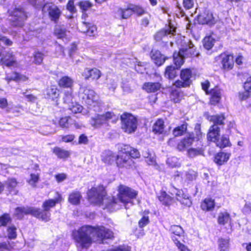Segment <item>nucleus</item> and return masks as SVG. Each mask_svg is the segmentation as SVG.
Instances as JSON below:
<instances>
[{
  "label": "nucleus",
  "instance_id": "f257e3e1",
  "mask_svg": "<svg viewBox=\"0 0 251 251\" xmlns=\"http://www.w3.org/2000/svg\"><path fill=\"white\" fill-rule=\"evenodd\" d=\"M118 192L116 198L109 197L103 199L105 194L104 188L102 186H100L97 188H92L87 194L90 202L98 205H105V208L111 211L121 208V203L127 209V204L132 203V200L135 199L138 195L137 191L123 184L118 186Z\"/></svg>",
  "mask_w": 251,
  "mask_h": 251
},
{
  "label": "nucleus",
  "instance_id": "f03ea898",
  "mask_svg": "<svg viewBox=\"0 0 251 251\" xmlns=\"http://www.w3.org/2000/svg\"><path fill=\"white\" fill-rule=\"evenodd\" d=\"M72 236L77 247L87 249L93 241L101 242L104 239L113 237L112 231L104 226L94 227L90 226H82L72 232Z\"/></svg>",
  "mask_w": 251,
  "mask_h": 251
},
{
  "label": "nucleus",
  "instance_id": "7ed1b4c3",
  "mask_svg": "<svg viewBox=\"0 0 251 251\" xmlns=\"http://www.w3.org/2000/svg\"><path fill=\"white\" fill-rule=\"evenodd\" d=\"M225 117L223 114L211 116L209 120L213 122V124L209 128L207 134L208 141L215 143L216 146L220 148L230 146L229 138L227 136L223 135L219 138L220 129L225 124Z\"/></svg>",
  "mask_w": 251,
  "mask_h": 251
},
{
  "label": "nucleus",
  "instance_id": "20e7f679",
  "mask_svg": "<svg viewBox=\"0 0 251 251\" xmlns=\"http://www.w3.org/2000/svg\"><path fill=\"white\" fill-rule=\"evenodd\" d=\"M61 200V197L58 195V197L54 200L50 199L45 201L42 205L43 210L34 207L35 217L41 219L42 220L47 222L50 220V214L49 212L50 208L55 206L56 204Z\"/></svg>",
  "mask_w": 251,
  "mask_h": 251
},
{
  "label": "nucleus",
  "instance_id": "39448f33",
  "mask_svg": "<svg viewBox=\"0 0 251 251\" xmlns=\"http://www.w3.org/2000/svg\"><path fill=\"white\" fill-rule=\"evenodd\" d=\"M176 44L181 46L180 54L184 55L185 57L197 56L199 53L194 48V46L192 42L184 37H180L176 41Z\"/></svg>",
  "mask_w": 251,
  "mask_h": 251
},
{
  "label": "nucleus",
  "instance_id": "423d86ee",
  "mask_svg": "<svg viewBox=\"0 0 251 251\" xmlns=\"http://www.w3.org/2000/svg\"><path fill=\"white\" fill-rule=\"evenodd\" d=\"M121 127L128 133L134 132L137 128V121L132 114L125 113L121 116Z\"/></svg>",
  "mask_w": 251,
  "mask_h": 251
},
{
  "label": "nucleus",
  "instance_id": "0eeeda50",
  "mask_svg": "<svg viewBox=\"0 0 251 251\" xmlns=\"http://www.w3.org/2000/svg\"><path fill=\"white\" fill-rule=\"evenodd\" d=\"M80 97L90 106H95L98 103L99 97L95 91L88 86H81L79 90Z\"/></svg>",
  "mask_w": 251,
  "mask_h": 251
},
{
  "label": "nucleus",
  "instance_id": "6e6552de",
  "mask_svg": "<svg viewBox=\"0 0 251 251\" xmlns=\"http://www.w3.org/2000/svg\"><path fill=\"white\" fill-rule=\"evenodd\" d=\"M11 25L15 27H22L25 21L27 18V15L23 8H15L11 14Z\"/></svg>",
  "mask_w": 251,
  "mask_h": 251
},
{
  "label": "nucleus",
  "instance_id": "1a4fd4ad",
  "mask_svg": "<svg viewBox=\"0 0 251 251\" xmlns=\"http://www.w3.org/2000/svg\"><path fill=\"white\" fill-rule=\"evenodd\" d=\"M118 117L112 112H108L105 114L100 115L97 114L92 117L90 120V124L94 127L98 128L110 119H116Z\"/></svg>",
  "mask_w": 251,
  "mask_h": 251
},
{
  "label": "nucleus",
  "instance_id": "9d476101",
  "mask_svg": "<svg viewBox=\"0 0 251 251\" xmlns=\"http://www.w3.org/2000/svg\"><path fill=\"white\" fill-rule=\"evenodd\" d=\"M43 12L49 13V15L51 21L56 22L61 14L59 8L52 3H46L42 7Z\"/></svg>",
  "mask_w": 251,
  "mask_h": 251
},
{
  "label": "nucleus",
  "instance_id": "9b49d317",
  "mask_svg": "<svg viewBox=\"0 0 251 251\" xmlns=\"http://www.w3.org/2000/svg\"><path fill=\"white\" fill-rule=\"evenodd\" d=\"M116 163L120 167L128 168L133 164V160L127 152H121L117 156Z\"/></svg>",
  "mask_w": 251,
  "mask_h": 251
},
{
  "label": "nucleus",
  "instance_id": "f8f14e48",
  "mask_svg": "<svg viewBox=\"0 0 251 251\" xmlns=\"http://www.w3.org/2000/svg\"><path fill=\"white\" fill-rule=\"evenodd\" d=\"M198 20L200 24L213 25L215 24L216 20L213 14L208 11H205L198 16Z\"/></svg>",
  "mask_w": 251,
  "mask_h": 251
},
{
  "label": "nucleus",
  "instance_id": "ddd939ff",
  "mask_svg": "<svg viewBox=\"0 0 251 251\" xmlns=\"http://www.w3.org/2000/svg\"><path fill=\"white\" fill-rule=\"evenodd\" d=\"M36 211L33 207H18L15 209L14 215L19 219H22L24 215L30 214L35 217Z\"/></svg>",
  "mask_w": 251,
  "mask_h": 251
},
{
  "label": "nucleus",
  "instance_id": "4468645a",
  "mask_svg": "<svg viewBox=\"0 0 251 251\" xmlns=\"http://www.w3.org/2000/svg\"><path fill=\"white\" fill-rule=\"evenodd\" d=\"M1 61L3 64L8 67H15L17 65L14 55L10 51L6 52L2 54Z\"/></svg>",
  "mask_w": 251,
  "mask_h": 251
},
{
  "label": "nucleus",
  "instance_id": "2eb2a0df",
  "mask_svg": "<svg viewBox=\"0 0 251 251\" xmlns=\"http://www.w3.org/2000/svg\"><path fill=\"white\" fill-rule=\"evenodd\" d=\"M175 31L176 30L174 28L169 27L168 29L161 30L157 32L154 35V39L157 42L163 41L167 43L166 39L168 38V35H173Z\"/></svg>",
  "mask_w": 251,
  "mask_h": 251
},
{
  "label": "nucleus",
  "instance_id": "dca6fc26",
  "mask_svg": "<svg viewBox=\"0 0 251 251\" xmlns=\"http://www.w3.org/2000/svg\"><path fill=\"white\" fill-rule=\"evenodd\" d=\"M35 172L31 173L29 177L27 179V182L32 187H36V184L38 182L40 179V169L39 166L35 165Z\"/></svg>",
  "mask_w": 251,
  "mask_h": 251
},
{
  "label": "nucleus",
  "instance_id": "f3484780",
  "mask_svg": "<svg viewBox=\"0 0 251 251\" xmlns=\"http://www.w3.org/2000/svg\"><path fill=\"white\" fill-rule=\"evenodd\" d=\"M83 75L86 79L91 78L93 80H98L101 75V72L97 68H93L90 70H85Z\"/></svg>",
  "mask_w": 251,
  "mask_h": 251
},
{
  "label": "nucleus",
  "instance_id": "a211bd4d",
  "mask_svg": "<svg viewBox=\"0 0 251 251\" xmlns=\"http://www.w3.org/2000/svg\"><path fill=\"white\" fill-rule=\"evenodd\" d=\"M151 56L154 63L158 66L162 65L165 61V57L157 50H152Z\"/></svg>",
  "mask_w": 251,
  "mask_h": 251
},
{
  "label": "nucleus",
  "instance_id": "6ab92c4d",
  "mask_svg": "<svg viewBox=\"0 0 251 251\" xmlns=\"http://www.w3.org/2000/svg\"><path fill=\"white\" fill-rule=\"evenodd\" d=\"M176 199L182 204L190 206L192 202L188 194H185L182 190H178L176 193Z\"/></svg>",
  "mask_w": 251,
  "mask_h": 251
},
{
  "label": "nucleus",
  "instance_id": "aec40b11",
  "mask_svg": "<svg viewBox=\"0 0 251 251\" xmlns=\"http://www.w3.org/2000/svg\"><path fill=\"white\" fill-rule=\"evenodd\" d=\"M45 95L47 99L54 100L59 97V90L56 85L48 87L45 91Z\"/></svg>",
  "mask_w": 251,
  "mask_h": 251
},
{
  "label": "nucleus",
  "instance_id": "412c9836",
  "mask_svg": "<svg viewBox=\"0 0 251 251\" xmlns=\"http://www.w3.org/2000/svg\"><path fill=\"white\" fill-rule=\"evenodd\" d=\"M18 184V182L15 178H8L4 183V185L6 186V188L10 194L17 195L18 191L15 188Z\"/></svg>",
  "mask_w": 251,
  "mask_h": 251
},
{
  "label": "nucleus",
  "instance_id": "4be33fe9",
  "mask_svg": "<svg viewBox=\"0 0 251 251\" xmlns=\"http://www.w3.org/2000/svg\"><path fill=\"white\" fill-rule=\"evenodd\" d=\"M194 140V137L192 135L187 138H184L181 140L177 145V149L178 150L181 151L184 150L186 148L190 146Z\"/></svg>",
  "mask_w": 251,
  "mask_h": 251
},
{
  "label": "nucleus",
  "instance_id": "5701e85b",
  "mask_svg": "<svg viewBox=\"0 0 251 251\" xmlns=\"http://www.w3.org/2000/svg\"><path fill=\"white\" fill-rule=\"evenodd\" d=\"M161 86L159 82H146L143 86V89L148 93L155 92L160 90Z\"/></svg>",
  "mask_w": 251,
  "mask_h": 251
},
{
  "label": "nucleus",
  "instance_id": "b1692460",
  "mask_svg": "<svg viewBox=\"0 0 251 251\" xmlns=\"http://www.w3.org/2000/svg\"><path fill=\"white\" fill-rule=\"evenodd\" d=\"M73 84L74 80L68 76L62 77L58 82V85L62 88H71Z\"/></svg>",
  "mask_w": 251,
  "mask_h": 251
},
{
  "label": "nucleus",
  "instance_id": "393cba45",
  "mask_svg": "<svg viewBox=\"0 0 251 251\" xmlns=\"http://www.w3.org/2000/svg\"><path fill=\"white\" fill-rule=\"evenodd\" d=\"M211 97L210 99V103L211 104H215L217 103L221 99V92L218 87H215L211 90L210 92Z\"/></svg>",
  "mask_w": 251,
  "mask_h": 251
},
{
  "label": "nucleus",
  "instance_id": "a878e982",
  "mask_svg": "<svg viewBox=\"0 0 251 251\" xmlns=\"http://www.w3.org/2000/svg\"><path fill=\"white\" fill-rule=\"evenodd\" d=\"M223 68L226 70H230L234 64L233 58L232 55H227L223 58L222 61Z\"/></svg>",
  "mask_w": 251,
  "mask_h": 251
},
{
  "label": "nucleus",
  "instance_id": "bb28decb",
  "mask_svg": "<svg viewBox=\"0 0 251 251\" xmlns=\"http://www.w3.org/2000/svg\"><path fill=\"white\" fill-rule=\"evenodd\" d=\"M230 154L223 152L218 153L215 157L214 161L215 163L219 165H221L228 160Z\"/></svg>",
  "mask_w": 251,
  "mask_h": 251
},
{
  "label": "nucleus",
  "instance_id": "cd10ccee",
  "mask_svg": "<svg viewBox=\"0 0 251 251\" xmlns=\"http://www.w3.org/2000/svg\"><path fill=\"white\" fill-rule=\"evenodd\" d=\"M159 200L165 205L168 206L173 203V199L163 191L158 196Z\"/></svg>",
  "mask_w": 251,
  "mask_h": 251
},
{
  "label": "nucleus",
  "instance_id": "c85d7f7f",
  "mask_svg": "<svg viewBox=\"0 0 251 251\" xmlns=\"http://www.w3.org/2000/svg\"><path fill=\"white\" fill-rule=\"evenodd\" d=\"M164 129V121L160 119H158L152 126V131L155 133L162 134Z\"/></svg>",
  "mask_w": 251,
  "mask_h": 251
},
{
  "label": "nucleus",
  "instance_id": "c756f323",
  "mask_svg": "<svg viewBox=\"0 0 251 251\" xmlns=\"http://www.w3.org/2000/svg\"><path fill=\"white\" fill-rule=\"evenodd\" d=\"M131 5L126 9L119 8L117 11V15L121 17L122 19H126L128 18L132 14V10H131Z\"/></svg>",
  "mask_w": 251,
  "mask_h": 251
},
{
  "label": "nucleus",
  "instance_id": "7c9ffc66",
  "mask_svg": "<svg viewBox=\"0 0 251 251\" xmlns=\"http://www.w3.org/2000/svg\"><path fill=\"white\" fill-rule=\"evenodd\" d=\"M180 76L182 80L187 82L190 85L191 81L190 80L192 77V71L189 69H184L181 71Z\"/></svg>",
  "mask_w": 251,
  "mask_h": 251
},
{
  "label": "nucleus",
  "instance_id": "2f4dec72",
  "mask_svg": "<svg viewBox=\"0 0 251 251\" xmlns=\"http://www.w3.org/2000/svg\"><path fill=\"white\" fill-rule=\"evenodd\" d=\"M53 153L59 158L65 159L68 157L70 153L69 151L63 150L59 147H55L53 150Z\"/></svg>",
  "mask_w": 251,
  "mask_h": 251
},
{
  "label": "nucleus",
  "instance_id": "473e14b6",
  "mask_svg": "<svg viewBox=\"0 0 251 251\" xmlns=\"http://www.w3.org/2000/svg\"><path fill=\"white\" fill-rule=\"evenodd\" d=\"M115 159V157L112 151H107L103 153L102 160L105 163L111 164L114 162Z\"/></svg>",
  "mask_w": 251,
  "mask_h": 251
},
{
  "label": "nucleus",
  "instance_id": "72a5a7b5",
  "mask_svg": "<svg viewBox=\"0 0 251 251\" xmlns=\"http://www.w3.org/2000/svg\"><path fill=\"white\" fill-rule=\"evenodd\" d=\"M81 196L79 192H73L69 197V201L72 204L77 205L79 203Z\"/></svg>",
  "mask_w": 251,
  "mask_h": 251
},
{
  "label": "nucleus",
  "instance_id": "f704fd0d",
  "mask_svg": "<svg viewBox=\"0 0 251 251\" xmlns=\"http://www.w3.org/2000/svg\"><path fill=\"white\" fill-rule=\"evenodd\" d=\"M215 206V202L211 199H205L201 203V207L202 210L206 211L212 210Z\"/></svg>",
  "mask_w": 251,
  "mask_h": 251
},
{
  "label": "nucleus",
  "instance_id": "c9c22d12",
  "mask_svg": "<svg viewBox=\"0 0 251 251\" xmlns=\"http://www.w3.org/2000/svg\"><path fill=\"white\" fill-rule=\"evenodd\" d=\"M187 127V124L184 123L181 126L175 128L173 131V134L175 137L181 136L186 132Z\"/></svg>",
  "mask_w": 251,
  "mask_h": 251
},
{
  "label": "nucleus",
  "instance_id": "e433bc0d",
  "mask_svg": "<svg viewBox=\"0 0 251 251\" xmlns=\"http://www.w3.org/2000/svg\"><path fill=\"white\" fill-rule=\"evenodd\" d=\"M218 247L220 251H229V240L220 238L218 240Z\"/></svg>",
  "mask_w": 251,
  "mask_h": 251
},
{
  "label": "nucleus",
  "instance_id": "4c0bfd02",
  "mask_svg": "<svg viewBox=\"0 0 251 251\" xmlns=\"http://www.w3.org/2000/svg\"><path fill=\"white\" fill-rule=\"evenodd\" d=\"M230 215L227 212H221L218 218V222L220 225H224L230 220Z\"/></svg>",
  "mask_w": 251,
  "mask_h": 251
},
{
  "label": "nucleus",
  "instance_id": "58836bf2",
  "mask_svg": "<svg viewBox=\"0 0 251 251\" xmlns=\"http://www.w3.org/2000/svg\"><path fill=\"white\" fill-rule=\"evenodd\" d=\"M215 40L211 36H206L203 40V46L207 50H210L215 43Z\"/></svg>",
  "mask_w": 251,
  "mask_h": 251
},
{
  "label": "nucleus",
  "instance_id": "ea45409f",
  "mask_svg": "<svg viewBox=\"0 0 251 251\" xmlns=\"http://www.w3.org/2000/svg\"><path fill=\"white\" fill-rule=\"evenodd\" d=\"M184 55L180 54V50L178 53L174 54V61L175 65L177 66L178 69L184 63Z\"/></svg>",
  "mask_w": 251,
  "mask_h": 251
},
{
  "label": "nucleus",
  "instance_id": "a19ab883",
  "mask_svg": "<svg viewBox=\"0 0 251 251\" xmlns=\"http://www.w3.org/2000/svg\"><path fill=\"white\" fill-rule=\"evenodd\" d=\"M177 75L176 69L172 66H168L166 68L165 75L169 79L174 78Z\"/></svg>",
  "mask_w": 251,
  "mask_h": 251
},
{
  "label": "nucleus",
  "instance_id": "79ce46f5",
  "mask_svg": "<svg viewBox=\"0 0 251 251\" xmlns=\"http://www.w3.org/2000/svg\"><path fill=\"white\" fill-rule=\"evenodd\" d=\"M170 98L175 103L179 102L183 98V94L176 90H174L172 91Z\"/></svg>",
  "mask_w": 251,
  "mask_h": 251
},
{
  "label": "nucleus",
  "instance_id": "37998d69",
  "mask_svg": "<svg viewBox=\"0 0 251 251\" xmlns=\"http://www.w3.org/2000/svg\"><path fill=\"white\" fill-rule=\"evenodd\" d=\"M167 163L168 165L172 168H176L180 166V163L179 161V159L175 156L169 157L167 159Z\"/></svg>",
  "mask_w": 251,
  "mask_h": 251
},
{
  "label": "nucleus",
  "instance_id": "c03bdc74",
  "mask_svg": "<svg viewBox=\"0 0 251 251\" xmlns=\"http://www.w3.org/2000/svg\"><path fill=\"white\" fill-rule=\"evenodd\" d=\"M118 79L116 77L114 78H108L107 79V87L109 90L114 91L117 87Z\"/></svg>",
  "mask_w": 251,
  "mask_h": 251
},
{
  "label": "nucleus",
  "instance_id": "a18cd8bd",
  "mask_svg": "<svg viewBox=\"0 0 251 251\" xmlns=\"http://www.w3.org/2000/svg\"><path fill=\"white\" fill-rule=\"evenodd\" d=\"M203 151L201 148H191L188 150V154L189 157H194L196 156L202 154Z\"/></svg>",
  "mask_w": 251,
  "mask_h": 251
},
{
  "label": "nucleus",
  "instance_id": "49530a36",
  "mask_svg": "<svg viewBox=\"0 0 251 251\" xmlns=\"http://www.w3.org/2000/svg\"><path fill=\"white\" fill-rule=\"evenodd\" d=\"M54 33L57 38L60 39H63L67 36V30L61 27L56 28Z\"/></svg>",
  "mask_w": 251,
  "mask_h": 251
},
{
  "label": "nucleus",
  "instance_id": "de8ad7c7",
  "mask_svg": "<svg viewBox=\"0 0 251 251\" xmlns=\"http://www.w3.org/2000/svg\"><path fill=\"white\" fill-rule=\"evenodd\" d=\"M83 24L86 25V27H88L87 30L86 31H84V32H86V34L89 36H94L97 29L96 27L94 25L90 26V24L85 22H83Z\"/></svg>",
  "mask_w": 251,
  "mask_h": 251
},
{
  "label": "nucleus",
  "instance_id": "09e8293b",
  "mask_svg": "<svg viewBox=\"0 0 251 251\" xmlns=\"http://www.w3.org/2000/svg\"><path fill=\"white\" fill-rule=\"evenodd\" d=\"M11 220V218L9 214H4L2 216L0 217V226H6Z\"/></svg>",
  "mask_w": 251,
  "mask_h": 251
},
{
  "label": "nucleus",
  "instance_id": "8fccbe9b",
  "mask_svg": "<svg viewBox=\"0 0 251 251\" xmlns=\"http://www.w3.org/2000/svg\"><path fill=\"white\" fill-rule=\"evenodd\" d=\"M16 227L12 225L9 226L7 229L8 237L10 239H15L17 237Z\"/></svg>",
  "mask_w": 251,
  "mask_h": 251
},
{
  "label": "nucleus",
  "instance_id": "3c124183",
  "mask_svg": "<svg viewBox=\"0 0 251 251\" xmlns=\"http://www.w3.org/2000/svg\"><path fill=\"white\" fill-rule=\"evenodd\" d=\"M171 231L174 234L180 236L183 233L182 227L179 226L174 225L171 227Z\"/></svg>",
  "mask_w": 251,
  "mask_h": 251
},
{
  "label": "nucleus",
  "instance_id": "603ef678",
  "mask_svg": "<svg viewBox=\"0 0 251 251\" xmlns=\"http://www.w3.org/2000/svg\"><path fill=\"white\" fill-rule=\"evenodd\" d=\"M173 241L180 251H191L186 246L181 243L176 238H174Z\"/></svg>",
  "mask_w": 251,
  "mask_h": 251
},
{
  "label": "nucleus",
  "instance_id": "864d4df0",
  "mask_svg": "<svg viewBox=\"0 0 251 251\" xmlns=\"http://www.w3.org/2000/svg\"><path fill=\"white\" fill-rule=\"evenodd\" d=\"M78 5L83 11H85L91 7L92 4L88 1H82L78 3Z\"/></svg>",
  "mask_w": 251,
  "mask_h": 251
},
{
  "label": "nucleus",
  "instance_id": "5fc2aeb1",
  "mask_svg": "<svg viewBox=\"0 0 251 251\" xmlns=\"http://www.w3.org/2000/svg\"><path fill=\"white\" fill-rule=\"evenodd\" d=\"M34 62L36 64H40L43 59V54L39 51L35 52L34 54Z\"/></svg>",
  "mask_w": 251,
  "mask_h": 251
},
{
  "label": "nucleus",
  "instance_id": "6e6d98bb",
  "mask_svg": "<svg viewBox=\"0 0 251 251\" xmlns=\"http://www.w3.org/2000/svg\"><path fill=\"white\" fill-rule=\"evenodd\" d=\"M194 131L196 133V136L194 137V138L197 140L200 139L202 137V133L201 131V125L200 124L197 123L195 125Z\"/></svg>",
  "mask_w": 251,
  "mask_h": 251
},
{
  "label": "nucleus",
  "instance_id": "4d7b16f0",
  "mask_svg": "<svg viewBox=\"0 0 251 251\" xmlns=\"http://www.w3.org/2000/svg\"><path fill=\"white\" fill-rule=\"evenodd\" d=\"M131 10H132V12L136 13L139 16H141L144 14L145 12V10L140 6L137 5H131Z\"/></svg>",
  "mask_w": 251,
  "mask_h": 251
},
{
  "label": "nucleus",
  "instance_id": "13d9d810",
  "mask_svg": "<svg viewBox=\"0 0 251 251\" xmlns=\"http://www.w3.org/2000/svg\"><path fill=\"white\" fill-rule=\"evenodd\" d=\"M67 9L72 13L76 12V8L74 5L73 0H70L67 4Z\"/></svg>",
  "mask_w": 251,
  "mask_h": 251
},
{
  "label": "nucleus",
  "instance_id": "bf43d9fd",
  "mask_svg": "<svg viewBox=\"0 0 251 251\" xmlns=\"http://www.w3.org/2000/svg\"><path fill=\"white\" fill-rule=\"evenodd\" d=\"M174 85L177 88H181V87H187L190 85L187 83V82H185L183 80H177L174 83Z\"/></svg>",
  "mask_w": 251,
  "mask_h": 251
},
{
  "label": "nucleus",
  "instance_id": "052dcab7",
  "mask_svg": "<svg viewBox=\"0 0 251 251\" xmlns=\"http://www.w3.org/2000/svg\"><path fill=\"white\" fill-rule=\"evenodd\" d=\"M0 42L3 43L4 45L8 46H11L13 43L12 41H11L9 39L1 34H0Z\"/></svg>",
  "mask_w": 251,
  "mask_h": 251
},
{
  "label": "nucleus",
  "instance_id": "680f3d73",
  "mask_svg": "<svg viewBox=\"0 0 251 251\" xmlns=\"http://www.w3.org/2000/svg\"><path fill=\"white\" fill-rule=\"evenodd\" d=\"M11 247L9 243L3 242L0 243V251H9Z\"/></svg>",
  "mask_w": 251,
  "mask_h": 251
},
{
  "label": "nucleus",
  "instance_id": "e2e57ef3",
  "mask_svg": "<svg viewBox=\"0 0 251 251\" xmlns=\"http://www.w3.org/2000/svg\"><path fill=\"white\" fill-rule=\"evenodd\" d=\"M183 4L186 9H189L194 5V0H183Z\"/></svg>",
  "mask_w": 251,
  "mask_h": 251
},
{
  "label": "nucleus",
  "instance_id": "0e129e2a",
  "mask_svg": "<svg viewBox=\"0 0 251 251\" xmlns=\"http://www.w3.org/2000/svg\"><path fill=\"white\" fill-rule=\"evenodd\" d=\"M149 222V217L144 216L139 222V226L140 227H143L146 226Z\"/></svg>",
  "mask_w": 251,
  "mask_h": 251
},
{
  "label": "nucleus",
  "instance_id": "69168bd1",
  "mask_svg": "<svg viewBox=\"0 0 251 251\" xmlns=\"http://www.w3.org/2000/svg\"><path fill=\"white\" fill-rule=\"evenodd\" d=\"M186 179L189 181H192L195 179L197 177V174L194 172H188L186 174Z\"/></svg>",
  "mask_w": 251,
  "mask_h": 251
},
{
  "label": "nucleus",
  "instance_id": "338daca9",
  "mask_svg": "<svg viewBox=\"0 0 251 251\" xmlns=\"http://www.w3.org/2000/svg\"><path fill=\"white\" fill-rule=\"evenodd\" d=\"M59 126L62 127H67L68 126V118L64 117L60 119L59 121Z\"/></svg>",
  "mask_w": 251,
  "mask_h": 251
},
{
  "label": "nucleus",
  "instance_id": "774afa93",
  "mask_svg": "<svg viewBox=\"0 0 251 251\" xmlns=\"http://www.w3.org/2000/svg\"><path fill=\"white\" fill-rule=\"evenodd\" d=\"M244 88L246 91H251V77H248L244 83Z\"/></svg>",
  "mask_w": 251,
  "mask_h": 251
}]
</instances>
